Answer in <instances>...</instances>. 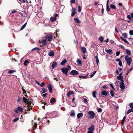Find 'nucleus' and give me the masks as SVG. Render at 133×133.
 <instances>
[{
  "label": "nucleus",
  "mask_w": 133,
  "mask_h": 133,
  "mask_svg": "<svg viewBox=\"0 0 133 133\" xmlns=\"http://www.w3.org/2000/svg\"><path fill=\"white\" fill-rule=\"evenodd\" d=\"M125 59L128 65L130 66L132 62V59L131 57H129L128 56L126 55L125 56Z\"/></svg>",
  "instance_id": "obj_1"
},
{
  "label": "nucleus",
  "mask_w": 133,
  "mask_h": 133,
  "mask_svg": "<svg viewBox=\"0 0 133 133\" xmlns=\"http://www.w3.org/2000/svg\"><path fill=\"white\" fill-rule=\"evenodd\" d=\"M88 115H89V117L91 119L93 118L95 116L94 112L92 111H89L88 112Z\"/></svg>",
  "instance_id": "obj_2"
},
{
  "label": "nucleus",
  "mask_w": 133,
  "mask_h": 133,
  "mask_svg": "<svg viewBox=\"0 0 133 133\" xmlns=\"http://www.w3.org/2000/svg\"><path fill=\"white\" fill-rule=\"evenodd\" d=\"M45 38L46 39H48V41L50 42L52 40V35L51 34H49L45 37Z\"/></svg>",
  "instance_id": "obj_3"
},
{
  "label": "nucleus",
  "mask_w": 133,
  "mask_h": 133,
  "mask_svg": "<svg viewBox=\"0 0 133 133\" xmlns=\"http://www.w3.org/2000/svg\"><path fill=\"white\" fill-rule=\"evenodd\" d=\"M95 129L93 125H92L88 129L89 130L88 131V133H93V131Z\"/></svg>",
  "instance_id": "obj_4"
},
{
  "label": "nucleus",
  "mask_w": 133,
  "mask_h": 133,
  "mask_svg": "<svg viewBox=\"0 0 133 133\" xmlns=\"http://www.w3.org/2000/svg\"><path fill=\"white\" fill-rule=\"evenodd\" d=\"M23 101L27 104L30 105L31 103V101L30 100H29V99H26L25 97H23Z\"/></svg>",
  "instance_id": "obj_5"
},
{
  "label": "nucleus",
  "mask_w": 133,
  "mask_h": 133,
  "mask_svg": "<svg viewBox=\"0 0 133 133\" xmlns=\"http://www.w3.org/2000/svg\"><path fill=\"white\" fill-rule=\"evenodd\" d=\"M19 111L22 112L23 111V108L20 106H19L17 108H16L14 110V111L16 113H18Z\"/></svg>",
  "instance_id": "obj_6"
},
{
  "label": "nucleus",
  "mask_w": 133,
  "mask_h": 133,
  "mask_svg": "<svg viewBox=\"0 0 133 133\" xmlns=\"http://www.w3.org/2000/svg\"><path fill=\"white\" fill-rule=\"evenodd\" d=\"M124 81H122L120 82V85L119 86L120 88L122 89V90L124 89L125 88V86L124 83Z\"/></svg>",
  "instance_id": "obj_7"
},
{
  "label": "nucleus",
  "mask_w": 133,
  "mask_h": 133,
  "mask_svg": "<svg viewBox=\"0 0 133 133\" xmlns=\"http://www.w3.org/2000/svg\"><path fill=\"white\" fill-rule=\"evenodd\" d=\"M62 70L63 73L66 75H67V73L68 72V69L66 68H63L61 69Z\"/></svg>",
  "instance_id": "obj_8"
},
{
  "label": "nucleus",
  "mask_w": 133,
  "mask_h": 133,
  "mask_svg": "<svg viewBox=\"0 0 133 133\" xmlns=\"http://www.w3.org/2000/svg\"><path fill=\"white\" fill-rule=\"evenodd\" d=\"M70 74L73 75H75L78 74V72L76 70H73L71 72Z\"/></svg>",
  "instance_id": "obj_9"
},
{
  "label": "nucleus",
  "mask_w": 133,
  "mask_h": 133,
  "mask_svg": "<svg viewBox=\"0 0 133 133\" xmlns=\"http://www.w3.org/2000/svg\"><path fill=\"white\" fill-rule=\"evenodd\" d=\"M48 88L49 89V91L50 93L52 92V86L50 84H48Z\"/></svg>",
  "instance_id": "obj_10"
},
{
  "label": "nucleus",
  "mask_w": 133,
  "mask_h": 133,
  "mask_svg": "<svg viewBox=\"0 0 133 133\" xmlns=\"http://www.w3.org/2000/svg\"><path fill=\"white\" fill-rule=\"evenodd\" d=\"M74 94V93L73 91H69L67 93V96L68 97H69L71 95Z\"/></svg>",
  "instance_id": "obj_11"
},
{
  "label": "nucleus",
  "mask_w": 133,
  "mask_h": 133,
  "mask_svg": "<svg viewBox=\"0 0 133 133\" xmlns=\"http://www.w3.org/2000/svg\"><path fill=\"white\" fill-rule=\"evenodd\" d=\"M83 116V114L82 113L80 112L78 113L77 115V118H79L81 117H82Z\"/></svg>",
  "instance_id": "obj_12"
},
{
  "label": "nucleus",
  "mask_w": 133,
  "mask_h": 133,
  "mask_svg": "<svg viewBox=\"0 0 133 133\" xmlns=\"http://www.w3.org/2000/svg\"><path fill=\"white\" fill-rule=\"evenodd\" d=\"M42 44L43 45L45 46L46 45L47 43L46 42V39H44L41 41Z\"/></svg>",
  "instance_id": "obj_13"
},
{
  "label": "nucleus",
  "mask_w": 133,
  "mask_h": 133,
  "mask_svg": "<svg viewBox=\"0 0 133 133\" xmlns=\"http://www.w3.org/2000/svg\"><path fill=\"white\" fill-rule=\"evenodd\" d=\"M57 65V63L56 62H53L52 64V69H54L55 66Z\"/></svg>",
  "instance_id": "obj_14"
},
{
  "label": "nucleus",
  "mask_w": 133,
  "mask_h": 133,
  "mask_svg": "<svg viewBox=\"0 0 133 133\" xmlns=\"http://www.w3.org/2000/svg\"><path fill=\"white\" fill-rule=\"evenodd\" d=\"M67 61L66 59H64L61 63V65H64L65 64L66 62Z\"/></svg>",
  "instance_id": "obj_15"
},
{
  "label": "nucleus",
  "mask_w": 133,
  "mask_h": 133,
  "mask_svg": "<svg viewBox=\"0 0 133 133\" xmlns=\"http://www.w3.org/2000/svg\"><path fill=\"white\" fill-rule=\"evenodd\" d=\"M29 61L28 60H26L24 62V65L25 66H27V63H29Z\"/></svg>",
  "instance_id": "obj_16"
},
{
  "label": "nucleus",
  "mask_w": 133,
  "mask_h": 133,
  "mask_svg": "<svg viewBox=\"0 0 133 133\" xmlns=\"http://www.w3.org/2000/svg\"><path fill=\"white\" fill-rule=\"evenodd\" d=\"M97 94V92L96 91H94L92 92V96L94 98H96V95Z\"/></svg>",
  "instance_id": "obj_17"
},
{
  "label": "nucleus",
  "mask_w": 133,
  "mask_h": 133,
  "mask_svg": "<svg viewBox=\"0 0 133 133\" xmlns=\"http://www.w3.org/2000/svg\"><path fill=\"white\" fill-rule=\"evenodd\" d=\"M105 51L107 52L110 54H112V50L111 49H109L105 50Z\"/></svg>",
  "instance_id": "obj_18"
},
{
  "label": "nucleus",
  "mask_w": 133,
  "mask_h": 133,
  "mask_svg": "<svg viewBox=\"0 0 133 133\" xmlns=\"http://www.w3.org/2000/svg\"><path fill=\"white\" fill-rule=\"evenodd\" d=\"M81 49L83 52L85 53L86 51V48L85 47H82Z\"/></svg>",
  "instance_id": "obj_19"
},
{
  "label": "nucleus",
  "mask_w": 133,
  "mask_h": 133,
  "mask_svg": "<svg viewBox=\"0 0 133 133\" xmlns=\"http://www.w3.org/2000/svg\"><path fill=\"white\" fill-rule=\"evenodd\" d=\"M108 93L107 92L105 91H103L101 92V94L105 96H107L108 95Z\"/></svg>",
  "instance_id": "obj_20"
},
{
  "label": "nucleus",
  "mask_w": 133,
  "mask_h": 133,
  "mask_svg": "<svg viewBox=\"0 0 133 133\" xmlns=\"http://www.w3.org/2000/svg\"><path fill=\"white\" fill-rule=\"evenodd\" d=\"M54 54V52L53 51H50L49 53V55L50 56H53Z\"/></svg>",
  "instance_id": "obj_21"
},
{
  "label": "nucleus",
  "mask_w": 133,
  "mask_h": 133,
  "mask_svg": "<svg viewBox=\"0 0 133 133\" xmlns=\"http://www.w3.org/2000/svg\"><path fill=\"white\" fill-rule=\"evenodd\" d=\"M56 101V99L54 98H51L50 100V102L51 103H53L55 102Z\"/></svg>",
  "instance_id": "obj_22"
},
{
  "label": "nucleus",
  "mask_w": 133,
  "mask_h": 133,
  "mask_svg": "<svg viewBox=\"0 0 133 133\" xmlns=\"http://www.w3.org/2000/svg\"><path fill=\"white\" fill-rule=\"evenodd\" d=\"M50 20L52 22H54L56 20V18L55 17H50Z\"/></svg>",
  "instance_id": "obj_23"
},
{
  "label": "nucleus",
  "mask_w": 133,
  "mask_h": 133,
  "mask_svg": "<svg viewBox=\"0 0 133 133\" xmlns=\"http://www.w3.org/2000/svg\"><path fill=\"white\" fill-rule=\"evenodd\" d=\"M27 23H25L21 27V29L20 30H23L25 27V26L26 25Z\"/></svg>",
  "instance_id": "obj_24"
},
{
  "label": "nucleus",
  "mask_w": 133,
  "mask_h": 133,
  "mask_svg": "<svg viewBox=\"0 0 133 133\" xmlns=\"http://www.w3.org/2000/svg\"><path fill=\"white\" fill-rule=\"evenodd\" d=\"M88 75H86L85 76H79V77L80 78H82L83 79H85L88 76Z\"/></svg>",
  "instance_id": "obj_25"
},
{
  "label": "nucleus",
  "mask_w": 133,
  "mask_h": 133,
  "mask_svg": "<svg viewBox=\"0 0 133 133\" xmlns=\"http://www.w3.org/2000/svg\"><path fill=\"white\" fill-rule=\"evenodd\" d=\"M110 7L112 9H116V6L113 4H111L110 6Z\"/></svg>",
  "instance_id": "obj_26"
},
{
  "label": "nucleus",
  "mask_w": 133,
  "mask_h": 133,
  "mask_svg": "<svg viewBox=\"0 0 133 133\" xmlns=\"http://www.w3.org/2000/svg\"><path fill=\"white\" fill-rule=\"evenodd\" d=\"M40 50V49L38 48V47H35L33 49H32L31 50L33 51V50H36L37 51V52L38 53H39V52H38V51L39 50Z\"/></svg>",
  "instance_id": "obj_27"
},
{
  "label": "nucleus",
  "mask_w": 133,
  "mask_h": 133,
  "mask_svg": "<svg viewBox=\"0 0 133 133\" xmlns=\"http://www.w3.org/2000/svg\"><path fill=\"white\" fill-rule=\"evenodd\" d=\"M126 53L128 55H130L131 54V52L130 50H127L126 51Z\"/></svg>",
  "instance_id": "obj_28"
},
{
  "label": "nucleus",
  "mask_w": 133,
  "mask_h": 133,
  "mask_svg": "<svg viewBox=\"0 0 133 133\" xmlns=\"http://www.w3.org/2000/svg\"><path fill=\"white\" fill-rule=\"evenodd\" d=\"M104 38L103 37L101 36L99 37V39L101 42L102 43L103 42V40Z\"/></svg>",
  "instance_id": "obj_29"
},
{
  "label": "nucleus",
  "mask_w": 133,
  "mask_h": 133,
  "mask_svg": "<svg viewBox=\"0 0 133 133\" xmlns=\"http://www.w3.org/2000/svg\"><path fill=\"white\" fill-rule=\"evenodd\" d=\"M133 69V68H131L130 69H128L127 70V75L129 73V72L130 71H132Z\"/></svg>",
  "instance_id": "obj_30"
},
{
  "label": "nucleus",
  "mask_w": 133,
  "mask_h": 133,
  "mask_svg": "<svg viewBox=\"0 0 133 133\" xmlns=\"http://www.w3.org/2000/svg\"><path fill=\"white\" fill-rule=\"evenodd\" d=\"M133 111V110L132 109H129L127 112V113L128 114L131 112H132Z\"/></svg>",
  "instance_id": "obj_31"
},
{
  "label": "nucleus",
  "mask_w": 133,
  "mask_h": 133,
  "mask_svg": "<svg viewBox=\"0 0 133 133\" xmlns=\"http://www.w3.org/2000/svg\"><path fill=\"white\" fill-rule=\"evenodd\" d=\"M117 78L119 80H121V81H123V77H121L119 75L117 77Z\"/></svg>",
  "instance_id": "obj_32"
},
{
  "label": "nucleus",
  "mask_w": 133,
  "mask_h": 133,
  "mask_svg": "<svg viewBox=\"0 0 133 133\" xmlns=\"http://www.w3.org/2000/svg\"><path fill=\"white\" fill-rule=\"evenodd\" d=\"M110 94L112 97H114V92L113 90H111Z\"/></svg>",
  "instance_id": "obj_33"
},
{
  "label": "nucleus",
  "mask_w": 133,
  "mask_h": 133,
  "mask_svg": "<svg viewBox=\"0 0 133 133\" xmlns=\"http://www.w3.org/2000/svg\"><path fill=\"white\" fill-rule=\"evenodd\" d=\"M126 118V117L124 116V117L123 118L122 120V122H121V124L122 125H123L124 123V121H125V120Z\"/></svg>",
  "instance_id": "obj_34"
},
{
  "label": "nucleus",
  "mask_w": 133,
  "mask_h": 133,
  "mask_svg": "<svg viewBox=\"0 0 133 133\" xmlns=\"http://www.w3.org/2000/svg\"><path fill=\"white\" fill-rule=\"evenodd\" d=\"M95 58H96L97 64V65L99 62L98 58L97 56H95Z\"/></svg>",
  "instance_id": "obj_35"
},
{
  "label": "nucleus",
  "mask_w": 133,
  "mask_h": 133,
  "mask_svg": "<svg viewBox=\"0 0 133 133\" xmlns=\"http://www.w3.org/2000/svg\"><path fill=\"white\" fill-rule=\"evenodd\" d=\"M75 115V112L74 111H71V113L70 114V116H74Z\"/></svg>",
  "instance_id": "obj_36"
},
{
  "label": "nucleus",
  "mask_w": 133,
  "mask_h": 133,
  "mask_svg": "<svg viewBox=\"0 0 133 133\" xmlns=\"http://www.w3.org/2000/svg\"><path fill=\"white\" fill-rule=\"evenodd\" d=\"M77 62L79 65H81L82 64V62L79 59H77Z\"/></svg>",
  "instance_id": "obj_37"
},
{
  "label": "nucleus",
  "mask_w": 133,
  "mask_h": 133,
  "mask_svg": "<svg viewBox=\"0 0 133 133\" xmlns=\"http://www.w3.org/2000/svg\"><path fill=\"white\" fill-rule=\"evenodd\" d=\"M74 19L77 23H79V21L78 18H74Z\"/></svg>",
  "instance_id": "obj_38"
},
{
  "label": "nucleus",
  "mask_w": 133,
  "mask_h": 133,
  "mask_svg": "<svg viewBox=\"0 0 133 133\" xmlns=\"http://www.w3.org/2000/svg\"><path fill=\"white\" fill-rule=\"evenodd\" d=\"M18 99L17 100V102H19L22 100V97H20L19 96H18Z\"/></svg>",
  "instance_id": "obj_39"
},
{
  "label": "nucleus",
  "mask_w": 133,
  "mask_h": 133,
  "mask_svg": "<svg viewBox=\"0 0 133 133\" xmlns=\"http://www.w3.org/2000/svg\"><path fill=\"white\" fill-rule=\"evenodd\" d=\"M19 119V118L18 117H16L13 120V121L14 122H16L17 121H18Z\"/></svg>",
  "instance_id": "obj_40"
},
{
  "label": "nucleus",
  "mask_w": 133,
  "mask_h": 133,
  "mask_svg": "<svg viewBox=\"0 0 133 133\" xmlns=\"http://www.w3.org/2000/svg\"><path fill=\"white\" fill-rule=\"evenodd\" d=\"M15 72V71L14 70H9L8 71V73L9 74H12L14 72Z\"/></svg>",
  "instance_id": "obj_41"
},
{
  "label": "nucleus",
  "mask_w": 133,
  "mask_h": 133,
  "mask_svg": "<svg viewBox=\"0 0 133 133\" xmlns=\"http://www.w3.org/2000/svg\"><path fill=\"white\" fill-rule=\"evenodd\" d=\"M28 108L27 109V110L28 111H29L31 109H32V107L31 106H30V107H28V106L27 107Z\"/></svg>",
  "instance_id": "obj_42"
},
{
  "label": "nucleus",
  "mask_w": 133,
  "mask_h": 133,
  "mask_svg": "<svg viewBox=\"0 0 133 133\" xmlns=\"http://www.w3.org/2000/svg\"><path fill=\"white\" fill-rule=\"evenodd\" d=\"M129 33L130 35H133V30H130L129 31Z\"/></svg>",
  "instance_id": "obj_43"
},
{
  "label": "nucleus",
  "mask_w": 133,
  "mask_h": 133,
  "mask_svg": "<svg viewBox=\"0 0 133 133\" xmlns=\"http://www.w3.org/2000/svg\"><path fill=\"white\" fill-rule=\"evenodd\" d=\"M129 106L131 109H133V103H131L129 104Z\"/></svg>",
  "instance_id": "obj_44"
},
{
  "label": "nucleus",
  "mask_w": 133,
  "mask_h": 133,
  "mask_svg": "<svg viewBox=\"0 0 133 133\" xmlns=\"http://www.w3.org/2000/svg\"><path fill=\"white\" fill-rule=\"evenodd\" d=\"M122 36H123L125 38L127 37V35L126 33H124L122 34Z\"/></svg>",
  "instance_id": "obj_45"
},
{
  "label": "nucleus",
  "mask_w": 133,
  "mask_h": 133,
  "mask_svg": "<svg viewBox=\"0 0 133 133\" xmlns=\"http://www.w3.org/2000/svg\"><path fill=\"white\" fill-rule=\"evenodd\" d=\"M107 6V11L109 12L110 11V8L109 5H106Z\"/></svg>",
  "instance_id": "obj_46"
},
{
  "label": "nucleus",
  "mask_w": 133,
  "mask_h": 133,
  "mask_svg": "<svg viewBox=\"0 0 133 133\" xmlns=\"http://www.w3.org/2000/svg\"><path fill=\"white\" fill-rule=\"evenodd\" d=\"M102 109L101 108H99L97 110V111L98 112H102Z\"/></svg>",
  "instance_id": "obj_47"
},
{
  "label": "nucleus",
  "mask_w": 133,
  "mask_h": 133,
  "mask_svg": "<svg viewBox=\"0 0 133 133\" xmlns=\"http://www.w3.org/2000/svg\"><path fill=\"white\" fill-rule=\"evenodd\" d=\"M81 6H78V11L79 12H80L81 11Z\"/></svg>",
  "instance_id": "obj_48"
},
{
  "label": "nucleus",
  "mask_w": 133,
  "mask_h": 133,
  "mask_svg": "<svg viewBox=\"0 0 133 133\" xmlns=\"http://www.w3.org/2000/svg\"><path fill=\"white\" fill-rule=\"evenodd\" d=\"M83 101H84V102L85 103H87L88 102V101L87 99L86 98H84V99Z\"/></svg>",
  "instance_id": "obj_49"
},
{
  "label": "nucleus",
  "mask_w": 133,
  "mask_h": 133,
  "mask_svg": "<svg viewBox=\"0 0 133 133\" xmlns=\"http://www.w3.org/2000/svg\"><path fill=\"white\" fill-rule=\"evenodd\" d=\"M120 54V52H116V56H118Z\"/></svg>",
  "instance_id": "obj_50"
},
{
  "label": "nucleus",
  "mask_w": 133,
  "mask_h": 133,
  "mask_svg": "<svg viewBox=\"0 0 133 133\" xmlns=\"http://www.w3.org/2000/svg\"><path fill=\"white\" fill-rule=\"evenodd\" d=\"M109 84L110 85L111 87L114 90H115V88L113 85L111 84Z\"/></svg>",
  "instance_id": "obj_51"
},
{
  "label": "nucleus",
  "mask_w": 133,
  "mask_h": 133,
  "mask_svg": "<svg viewBox=\"0 0 133 133\" xmlns=\"http://www.w3.org/2000/svg\"><path fill=\"white\" fill-rule=\"evenodd\" d=\"M76 13L75 12H72V13L71 14V16H74L75 15Z\"/></svg>",
  "instance_id": "obj_52"
},
{
  "label": "nucleus",
  "mask_w": 133,
  "mask_h": 133,
  "mask_svg": "<svg viewBox=\"0 0 133 133\" xmlns=\"http://www.w3.org/2000/svg\"><path fill=\"white\" fill-rule=\"evenodd\" d=\"M119 65L120 66H122V63L121 61H120L119 62Z\"/></svg>",
  "instance_id": "obj_53"
},
{
  "label": "nucleus",
  "mask_w": 133,
  "mask_h": 133,
  "mask_svg": "<svg viewBox=\"0 0 133 133\" xmlns=\"http://www.w3.org/2000/svg\"><path fill=\"white\" fill-rule=\"evenodd\" d=\"M42 90L43 91V93H44L46 92V89L45 88L42 89Z\"/></svg>",
  "instance_id": "obj_54"
},
{
  "label": "nucleus",
  "mask_w": 133,
  "mask_h": 133,
  "mask_svg": "<svg viewBox=\"0 0 133 133\" xmlns=\"http://www.w3.org/2000/svg\"><path fill=\"white\" fill-rule=\"evenodd\" d=\"M131 16H130V15H129L127 16V18L130 20H131Z\"/></svg>",
  "instance_id": "obj_55"
},
{
  "label": "nucleus",
  "mask_w": 133,
  "mask_h": 133,
  "mask_svg": "<svg viewBox=\"0 0 133 133\" xmlns=\"http://www.w3.org/2000/svg\"><path fill=\"white\" fill-rule=\"evenodd\" d=\"M75 0H71L70 3L71 4L74 3H75Z\"/></svg>",
  "instance_id": "obj_56"
},
{
  "label": "nucleus",
  "mask_w": 133,
  "mask_h": 133,
  "mask_svg": "<svg viewBox=\"0 0 133 133\" xmlns=\"http://www.w3.org/2000/svg\"><path fill=\"white\" fill-rule=\"evenodd\" d=\"M125 42L126 43H127L128 44H129V42L125 39H124V40L123 41Z\"/></svg>",
  "instance_id": "obj_57"
},
{
  "label": "nucleus",
  "mask_w": 133,
  "mask_h": 133,
  "mask_svg": "<svg viewBox=\"0 0 133 133\" xmlns=\"http://www.w3.org/2000/svg\"><path fill=\"white\" fill-rule=\"evenodd\" d=\"M39 85H40L42 87H43L44 85V84L43 83H42L41 84H40Z\"/></svg>",
  "instance_id": "obj_58"
},
{
  "label": "nucleus",
  "mask_w": 133,
  "mask_h": 133,
  "mask_svg": "<svg viewBox=\"0 0 133 133\" xmlns=\"http://www.w3.org/2000/svg\"><path fill=\"white\" fill-rule=\"evenodd\" d=\"M102 88L103 89H105L107 88V86L105 85H104L103 86Z\"/></svg>",
  "instance_id": "obj_59"
},
{
  "label": "nucleus",
  "mask_w": 133,
  "mask_h": 133,
  "mask_svg": "<svg viewBox=\"0 0 133 133\" xmlns=\"http://www.w3.org/2000/svg\"><path fill=\"white\" fill-rule=\"evenodd\" d=\"M54 17L56 18V17L58 16V14H54Z\"/></svg>",
  "instance_id": "obj_60"
},
{
  "label": "nucleus",
  "mask_w": 133,
  "mask_h": 133,
  "mask_svg": "<svg viewBox=\"0 0 133 133\" xmlns=\"http://www.w3.org/2000/svg\"><path fill=\"white\" fill-rule=\"evenodd\" d=\"M67 69H68V70H70V69H71V67L70 66H69V65H68L67 66Z\"/></svg>",
  "instance_id": "obj_61"
},
{
  "label": "nucleus",
  "mask_w": 133,
  "mask_h": 133,
  "mask_svg": "<svg viewBox=\"0 0 133 133\" xmlns=\"http://www.w3.org/2000/svg\"><path fill=\"white\" fill-rule=\"evenodd\" d=\"M47 93H45V94H43L42 95V96H43V97H45L46 96V95H47Z\"/></svg>",
  "instance_id": "obj_62"
},
{
  "label": "nucleus",
  "mask_w": 133,
  "mask_h": 133,
  "mask_svg": "<svg viewBox=\"0 0 133 133\" xmlns=\"http://www.w3.org/2000/svg\"><path fill=\"white\" fill-rule=\"evenodd\" d=\"M16 12H17V11L16 10H13L11 12V13H15Z\"/></svg>",
  "instance_id": "obj_63"
},
{
  "label": "nucleus",
  "mask_w": 133,
  "mask_h": 133,
  "mask_svg": "<svg viewBox=\"0 0 133 133\" xmlns=\"http://www.w3.org/2000/svg\"><path fill=\"white\" fill-rule=\"evenodd\" d=\"M131 17L133 19V12L131 13Z\"/></svg>",
  "instance_id": "obj_64"
}]
</instances>
